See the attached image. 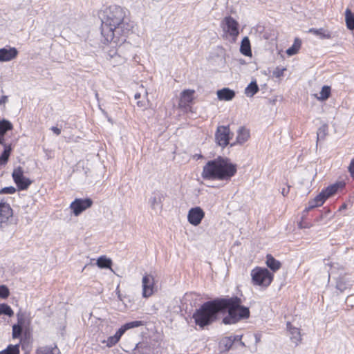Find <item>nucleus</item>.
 <instances>
[{"mask_svg":"<svg viewBox=\"0 0 354 354\" xmlns=\"http://www.w3.org/2000/svg\"><path fill=\"white\" fill-rule=\"evenodd\" d=\"M346 303L348 306L353 307L354 306V296L353 295L348 296L346 300Z\"/></svg>","mask_w":354,"mask_h":354,"instance_id":"obj_42","label":"nucleus"},{"mask_svg":"<svg viewBox=\"0 0 354 354\" xmlns=\"http://www.w3.org/2000/svg\"><path fill=\"white\" fill-rule=\"evenodd\" d=\"M143 325L144 322L142 321H133L126 323L117 330L114 335L109 337L107 339L103 340L102 342L105 344L107 347L111 348L115 346L120 341L121 337L127 330Z\"/></svg>","mask_w":354,"mask_h":354,"instance_id":"obj_6","label":"nucleus"},{"mask_svg":"<svg viewBox=\"0 0 354 354\" xmlns=\"http://www.w3.org/2000/svg\"><path fill=\"white\" fill-rule=\"evenodd\" d=\"M51 130L57 135L59 136L61 133V129L56 127H52Z\"/></svg>","mask_w":354,"mask_h":354,"instance_id":"obj_47","label":"nucleus"},{"mask_svg":"<svg viewBox=\"0 0 354 354\" xmlns=\"http://www.w3.org/2000/svg\"><path fill=\"white\" fill-rule=\"evenodd\" d=\"M133 28L127 17V10L119 6L106 8L102 16V35L106 41L115 44L126 41V37Z\"/></svg>","mask_w":354,"mask_h":354,"instance_id":"obj_2","label":"nucleus"},{"mask_svg":"<svg viewBox=\"0 0 354 354\" xmlns=\"http://www.w3.org/2000/svg\"><path fill=\"white\" fill-rule=\"evenodd\" d=\"M316 207H319L318 204L314 201V199H312L309 201L307 207L304 210V213H307L309 211L312 210Z\"/></svg>","mask_w":354,"mask_h":354,"instance_id":"obj_40","label":"nucleus"},{"mask_svg":"<svg viewBox=\"0 0 354 354\" xmlns=\"http://www.w3.org/2000/svg\"><path fill=\"white\" fill-rule=\"evenodd\" d=\"M348 171L352 176H354V158L351 160L350 165L348 167Z\"/></svg>","mask_w":354,"mask_h":354,"instance_id":"obj_43","label":"nucleus"},{"mask_svg":"<svg viewBox=\"0 0 354 354\" xmlns=\"http://www.w3.org/2000/svg\"><path fill=\"white\" fill-rule=\"evenodd\" d=\"M252 281L254 285L268 287L273 280V274L266 268L257 267L251 271Z\"/></svg>","mask_w":354,"mask_h":354,"instance_id":"obj_5","label":"nucleus"},{"mask_svg":"<svg viewBox=\"0 0 354 354\" xmlns=\"http://www.w3.org/2000/svg\"><path fill=\"white\" fill-rule=\"evenodd\" d=\"M165 196L162 192H153L151 198H149V204L153 209H162V201Z\"/></svg>","mask_w":354,"mask_h":354,"instance_id":"obj_13","label":"nucleus"},{"mask_svg":"<svg viewBox=\"0 0 354 354\" xmlns=\"http://www.w3.org/2000/svg\"><path fill=\"white\" fill-rule=\"evenodd\" d=\"M330 94V88L328 86H324L319 92V95H316L315 96L319 100L324 101L329 97Z\"/></svg>","mask_w":354,"mask_h":354,"instance_id":"obj_30","label":"nucleus"},{"mask_svg":"<svg viewBox=\"0 0 354 354\" xmlns=\"http://www.w3.org/2000/svg\"><path fill=\"white\" fill-rule=\"evenodd\" d=\"M19 345H12L10 344L6 348V354H19Z\"/></svg>","mask_w":354,"mask_h":354,"instance_id":"obj_36","label":"nucleus"},{"mask_svg":"<svg viewBox=\"0 0 354 354\" xmlns=\"http://www.w3.org/2000/svg\"><path fill=\"white\" fill-rule=\"evenodd\" d=\"M223 37L232 42L236 41L239 35V23L231 16L225 17L221 23Z\"/></svg>","mask_w":354,"mask_h":354,"instance_id":"obj_4","label":"nucleus"},{"mask_svg":"<svg viewBox=\"0 0 354 354\" xmlns=\"http://www.w3.org/2000/svg\"><path fill=\"white\" fill-rule=\"evenodd\" d=\"M289 191H290V187L288 186V187H283L281 189V194L283 196H286L288 195V194L289 193Z\"/></svg>","mask_w":354,"mask_h":354,"instance_id":"obj_44","label":"nucleus"},{"mask_svg":"<svg viewBox=\"0 0 354 354\" xmlns=\"http://www.w3.org/2000/svg\"><path fill=\"white\" fill-rule=\"evenodd\" d=\"M138 106H142L143 105L142 104L141 102H138Z\"/></svg>","mask_w":354,"mask_h":354,"instance_id":"obj_54","label":"nucleus"},{"mask_svg":"<svg viewBox=\"0 0 354 354\" xmlns=\"http://www.w3.org/2000/svg\"><path fill=\"white\" fill-rule=\"evenodd\" d=\"M36 354H60V351L56 345L44 346L36 350Z\"/></svg>","mask_w":354,"mask_h":354,"instance_id":"obj_20","label":"nucleus"},{"mask_svg":"<svg viewBox=\"0 0 354 354\" xmlns=\"http://www.w3.org/2000/svg\"><path fill=\"white\" fill-rule=\"evenodd\" d=\"M346 205L345 204H343L341 208H342V209H345V208H346Z\"/></svg>","mask_w":354,"mask_h":354,"instance_id":"obj_56","label":"nucleus"},{"mask_svg":"<svg viewBox=\"0 0 354 354\" xmlns=\"http://www.w3.org/2000/svg\"><path fill=\"white\" fill-rule=\"evenodd\" d=\"M328 127L326 124L322 125L317 131V140L324 139L328 133Z\"/></svg>","mask_w":354,"mask_h":354,"instance_id":"obj_35","label":"nucleus"},{"mask_svg":"<svg viewBox=\"0 0 354 354\" xmlns=\"http://www.w3.org/2000/svg\"><path fill=\"white\" fill-rule=\"evenodd\" d=\"M205 216L204 211L200 207L191 208L187 214V219L190 224L197 226Z\"/></svg>","mask_w":354,"mask_h":354,"instance_id":"obj_11","label":"nucleus"},{"mask_svg":"<svg viewBox=\"0 0 354 354\" xmlns=\"http://www.w3.org/2000/svg\"><path fill=\"white\" fill-rule=\"evenodd\" d=\"M16 189L12 186L6 187L0 191V194H12L15 193Z\"/></svg>","mask_w":354,"mask_h":354,"instance_id":"obj_41","label":"nucleus"},{"mask_svg":"<svg viewBox=\"0 0 354 354\" xmlns=\"http://www.w3.org/2000/svg\"><path fill=\"white\" fill-rule=\"evenodd\" d=\"M12 129V124L8 120H3L0 121V135L4 136L5 133Z\"/></svg>","mask_w":354,"mask_h":354,"instance_id":"obj_31","label":"nucleus"},{"mask_svg":"<svg viewBox=\"0 0 354 354\" xmlns=\"http://www.w3.org/2000/svg\"><path fill=\"white\" fill-rule=\"evenodd\" d=\"M241 303V299L237 297L207 301L196 310L193 314V318L196 325L204 328L214 322L218 313H223L227 310L228 314L223 319V323L236 324L241 319L250 317L249 308L242 306Z\"/></svg>","mask_w":354,"mask_h":354,"instance_id":"obj_1","label":"nucleus"},{"mask_svg":"<svg viewBox=\"0 0 354 354\" xmlns=\"http://www.w3.org/2000/svg\"><path fill=\"white\" fill-rule=\"evenodd\" d=\"M22 326L21 323L20 324V320L18 321V324H15L12 326V337L18 338L21 336L22 333Z\"/></svg>","mask_w":354,"mask_h":354,"instance_id":"obj_34","label":"nucleus"},{"mask_svg":"<svg viewBox=\"0 0 354 354\" xmlns=\"http://www.w3.org/2000/svg\"><path fill=\"white\" fill-rule=\"evenodd\" d=\"M127 59V54L123 53H118V54L115 56V57L112 58L111 59V64L113 66L120 65L126 62Z\"/></svg>","mask_w":354,"mask_h":354,"instance_id":"obj_29","label":"nucleus"},{"mask_svg":"<svg viewBox=\"0 0 354 354\" xmlns=\"http://www.w3.org/2000/svg\"><path fill=\"white\" fill-rule=\"evenodd\" d=\"M118 289H119V286H118V287H117L116 290H117V292H118L119 299H120V292L118 291Z\"/></svg>","mask_w":354,"mask_h":354,"instance_id":"obj_52","label":"nucleus"},{"mask_svg":"<svg viewBox=\"0 0 354 354\" xmlns=\"http://www.w3.org/2000/svg\"><path fill=\"white\" fill-rule=\"evenodd\" d=\"M12 216V210L7 203H0V223H6Z\"/></svg>","mask_w":354,"mask_h":354,"instance_id":"obj_14","label":"nucleus"},{"mask_svg":"<svg viewBox=\"0 0 354 354\" xmlns=\"http://www.w3.org/2000/svg\"><path fill=\"white\" fill-rule=\"evenodd\" d=\"M308 32H310L316 36L319 37L320 38L326 37L325 31L323 28L315 29V28H310Z\"/></svg>","mask_w":354,"mask_h":354,"instance_id":"obj_37","label":"nucleus"},{"mask_svg":"<svg viewBox=\"0 0 354 354\" xmlns=\"http://www.w3.org/2000/svg\"><path fill=\"white\" fill-rule=\"evenodd\" d=\"M237 133L236 142L239 144L245 142L250 137L249 131L244 127H240Z\"/></svg>","mask_w":354,"mask_h":354,"instance_id":"obj_22","label":"nucleus"},{"mask_svg":"<svg viewBox=\"0 0 354 354\" xmlns=\"http://www.w3.org/2000/svg\"><path fill=\"white\" fill-rule=\"evenodd\" d=\"M134 97L136 99L140 98V93H136Z\"/></svg>","mask_w":354,"mask_h":354,"instance_id":"obj_50","label":"nucleus"},{"mask_svg":"<svg viewBox=\"0 0 354 354\" xmlns=\"http://www.w3.org/2000/svg\"><path fill=\"white\" fill-rule=\"evenodd\" d=\"M96 264L101 268H109L112 265V261L105 256H101L97 259Z\"/></svg>","mask_w":354,"mask_h":354,"instance_id":"obj_27","label":"nucleus"},{"mask_svg":"<svg viewBox=\"0 0 354 354\" xmlns=\"http://www.w3.org/2000/svg\"><path fill=\"white\" fill-rule=\"evenodd\" d=\"M255 337H256V342H259L260 340L259 337H258L257 336H256Z\"/></svg>","mask_w":354,"mask_h":354,"instance_id":"obj_55","label":"nucleus"},{"mask_svg":"<svg viewBox=\"0 0 354 354\" xmlns=\"http://www.w3.org/2000/svg\"><path fill=\"white\" fill-rule=\"evenodd\" d=\"M11 151V145H4L3 151L0 156V165H4L7 163Z\"/></svg>","mask_w":354,"mask_h":354,"instance_id":"obj_24","label":"nucleus"},{"mask_svg":"<svg viewBox=\"0 0 354 354\" xmlns=\"http://www.w3.org/2000/svg\"><path fill=\"white\" fill-rule=\"evenodd\" d=\"M113 46L112 48L110 49L107 53L108 58L111 60L112 58L115 57V56L118 54V53H123L124 50L127 48L129 46L128 44H125V41L123 43H118L117 44L109 41Z\"/></svg>","mask_w":354,"mask_h":354,"instance_id":"obj_15","label":"nucleus"},{"mask_svg":"<svg viewBox=\"0 0 354 354\" xmlns=\"http://www.w3.org/2000/svg\"><path fill=\"white\" fill-rule=\"evenodd\" d=\"M216 95L219 100L230 101L234 97L235 92L229 88H223L218 90Z\"/></svg>","mask_w":354,"mask_h":354,"instance_id":"obj_16","label":"nucleus"},{"mask_svg":"<svg viewBox=\"0 0 354 354\" xmlns=\"http://www.w3.org/2000/svg\"><path fill=\"white\" fill-rule=\"evenodd\" d=\"M227 342L226 343V346L229 345V346L230 347L232 346V340L231 339V337H229L227 340H226Z\"/></svg>","mask_w":354,"mask_h":354,"instance_id":"obj_49","label":"nucleus"},{"mask_svg":"<svg viewBox=\"0 0 354 354\" xmlns=\"http://www.w3.org/2000/svg\"><path fill=\"white\" fill-rule=\"evenodd\" d=\"M301 45V41L299 38H295L294 44L291 47L286 50V53L289 56H292L297 53Z\"/></svg>","mask_w":354,"mask_h":354,"instance_id":"obj_26","label":"nucleus"},{"mask_svg":"<svg viewBox=\"0 0 354 354\" xmlns=\"http://www.w3.org/2000/svg\"><path fill=\"white\" fill-rule=\"evenodd\" d=\"M240 52L245 56L252 55L250 42L248 37H245L242 39L240 46Z\"/></svg>","mask_w":354,"mask_h":354,"instance_id":"obj_21","label":"nucleus"},{"mask_svg":"<svg viewBox=\"0 0 354 354\" xmlns=\"http://www.w3.org/2000/svg\"><path fill=\"white\" fill-rule=\"evenodd\" d=\"M18 55V50L15 47L6 46L0 48V62H6L14 59Z\"/></svg>","mask_w":354,"mask_h":354,"instance_id":"obj_12","label":"nucleus"},{"mask_svg":"<svg viewBox=\"0 0 354 354\" xmlns=\"http://www.w3.org/2000/svg\"><path fill=\"white\" fill-rule=\"evenodd\" d=\"M12 177L19 190H26L31 185L32 181L24 176V169L21 167L14 169Z\"/></svg>","mask_w":354,"mask_h":354,"instance_id":"obj_7","label":"nucleus"},{"mask_svg":"<svg viewBox=\"0 0 354 354\" xmlns=\"http://www.w3.org/2000/svg\"><path fill=\"white\" fill-rule=\"evenodd\" d=\"M287 328L290 333V339L294 344L297 345L301 340L299 329L296 327L292 326L290 323H288Z\"/></svg>","mask_w":354,"mask_h":354,"instance_id":"obj_18","label":"nucleus"},{"mask_svg":"<svg viewBox=\"0 0 354 354\" xmlns=\"http://www.w3.org/2000/svg\"><path fill=\"white\" fill-rule=\"evenodd\" d=\"M352 281L350 280V279L346 276H340L337 279L336 282V288L341 292L344 291L347 288L352 286Z\"/></svg>","mask_w":354,"mask_h":354,"instance_id":"obj_17","label":"nucleus"},{"mask_svg":"<svg viewBox=\"0 0 354 354\" xmlns=\"http://www.w3.org/2000/svg\"><path fill=\"white\" fill-rule=\"evenodd\" d=\"M230 139V128L226 126L218 127L215 133V140L216 143L222 147H225L229 144Z\"/></svg>","mask_w":354,"mask_h":354,"instance_id":"obj_9","label":"nucleus"},{"mask_svg":"<svg viewBox=\"0 0 354 354\" xmlns=\"http://www.w3.org/2000/svg\"><path fill=\"white\" fill-rule=\"evenodd\" d=\"M314 201L318 204L319 206H322L326 200L327 199L324 195V193L322 191L316 196L314 198Z\"/></svg>","mask_w":354,"mask_h":354,"instance_id":"obj_38","label":"nucleus"},{"mask_svg":"<svg viewBox=\"0 0 354 354\" xmlns=\"http://www.w3.org/2000/svg\"><path fill=\"white\" fill-rule=\"evenodd\" d=\"M283 71L284 69L280 70L279 68H277L276 71L274 72V74L275 75L276 77H279L283 74Z\"/></svg>","mask_w":354,"mask_h":354,"instance_id":"obj_45","label":"nucleus"},{"mask_svg":"<svg viewBox=\"0 0 354 354\" xmlns=\"http://www.w3.org/2000/svg\"><path fill=\"white\" fill-rule=\"evenodd\" d=\"M345 19L347 28L350 30H354V14L349 9H347L345 12Z\"/></svg>","mask_w":354,"mask_h":354,"instance_id":"obj_28","label":"nucleus"},{"mask_svg":"<svg viewBox=\"0 0 354 354\" xmlns=\"http://www.w3.org/2000/svg\"><path fill=\"white\" fill-rule=\"evenodd\" d=\"M8 102V96L3 95L0 99V105H4Z\"/></svg>","mask_w":354,"mask_h":354,"instance_id":"obj_46","label":"nucleus"},{"mask_svg":"<svg viewBox=\"0 0 354 354\" xmlns=\"http://www.w3.org/2000/svg\"><path fill=\"white\" fill-rule=\"evenodd\" d=\"M236 171V164L227 158L218 156L204 165L201 176L204 180L229 181Z\"/></svg>","mask_w":354,"mask_h":354,"instance_id":"obj_3","label":"nucleus"},{"mask_svg":"<svg viewBox=\"0 0 354 354\" xmlns=\"http://www.w3.org/2000/svg\"><path fill=\"white\" fill-rule=\"evenodd\" d=\"M338 185L334 184L333 185L328 186L325 189L322 190V192L324 193V195L326 198H328L330 196H333L335 194L338 189Z\"/></svg>","mask_w":354,"mask_h":354,"instance_id":"obj_32","label":"nucleus"},{"mask_svg":"<svg viewBox=\"0 0 354 354\" xmlns=\"http://www.w3.org/2000/svg\"><path fill=\"white\" fill-rule=\"evenodd\" d=\"M100 110L102 111L103 114L107 117V113L104 109H100Z\"/></svg>","mask_w":354,"mask_h":354,"instance_id":"obj_51","label":"nucleus"},{"mask_svg":"<svg viewBox=\"0 0 354 354\" xmlns=\"http://www.w3.org/2000/svg\"><path fill=\"white\" fill-rule=\"evenodd\" d=\"M10 295L8 287L5 285L0 286V297L3 299L7 298Z\"/></svg>","mask_w":354,"mask_h":354,"instance_id":"obj_39","label":"nucleus"},{"mask_svg":"<svg viewBox=\"0 0 354 354\" xmlns=\"http://www.w3.org/2000/svg\"><path fill=\"white\" fill-rule=\"evenodd\" d=\"M0 144L2 145L4 147V145H6L4 142V136L0 135Z\"/></svg>","mask_w":354,"mask_h":354,"instance_id":"obj_48","label":"nucleus"},{"mask_svg":"<svg viewBox=\"0 0 354 354\" xmlns=\"http://www.w3.org/2000/svg\"><path fill=\"white\" fill-rule=\"evenodd\" d=\"M6 315L9 317H12L14 315V312L6 304H0V315Z\"/></svg>","mask_w":354,"mask_h":354,"instance_id":"obj_33","label":"nucleus"},{"mask_svg":"<svg viewBox=\"0 0 354 354\" xmlns=\"http://www.w3.org/2000/svg\"><path fill=\"white\" fill-rule=\"evenodd\" d=\"M142 297L147 298L154 292V279L151 274H145L142 279Z\"/></svg>","mask_w":354,"mask_h":354,"instance_id":"obj_10","label":"nucleus"},{"mask_svg":"<svg viewBox=\"0 0 354 354\" xmlns=\"http://www.w3.org/2000/svg\"><path fill=\"white\" fill-rule=\"evenodd\" d=\"M6 348L0 351V354H6Z\"/></svg>","mask_w":354,"mask_h":354,"instance_id":"obj_53","label":"nucleus"},{"mask_svg":"<svg viewBox=\"0 0 354 354\" xmlns=\"http://www.w3.org/2000/svg\"><path fill=\"white\" fill-rule=\"evenodd\" d=\"M92 204L93 201L90 198H76L71 203L70 208L75 216H79Z\"/></svg>","mask_w":354,"mask_h":354,"instance_id":"obj_8","label":"nucleus"},{"mask_svg":"<svg viewBox=\"0 0 354 354\" xmlns=\"http://www.w3.org/2000/svg\"><path fill=\"white\" fill-rule=\"evenodd\" d=\"M259 91V86L256 81L251 82L245 89V94L248 97L254 96Z\"/></svg>","mask_w":354,"mask_h":354,"instance_id":"obj_25","label":"nucleus"},{"mask_svg":"<svg viewBox=\"0 0 354 354\" xmlns=\"http://www.w3.org/2000/svg\"><path fill=\"white\" fill-rule=\"evenodd\" d=\"M266 265L273 272H276L281 267V263L276 260L271 254L266 256Z\"/></svg>","mask_w":354,"mask_h":354,"instance_id":"obj_23","label":"nucleus"},{"mask_svg":"<svg viewBox=\"0 0 354 354\" xmlns=\"http://www.w3.org/2000/svg\"><path fill=\"white\" fill-rule=\"evenodd\" d=\"M95 97L97 98V100H98V93H95Z\"/></svg>","mask_w":354,"mask_h":354,"instance_id":"obj_57","label":"nucleus"},{"mask_svg":"<svg viewBox=\"0 0 354 354\" xmlns=\"http://www.w3.org/2000/svg\"><path fill=\"white\" fill-rule=\"evenodd\" d=\"M194 91L191 89L184 90L180 95V104L184 106H188L192 102L194 99Z\"/></svg>","mask_w":354,"mask_h":354,"instance_id":"obj_19","label":"nucleus"}]
</instances>
